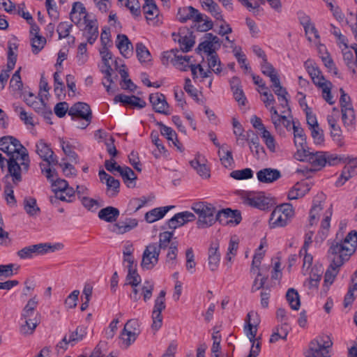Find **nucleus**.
Segmentation results:
<instances>
[{"instance_id": "864d4df0", "label": "nucleus", "mask_w": 357, "mask_h": 357, "mask_svg": "<svg viewBox=\"0 0 357 357\" xmlns=\"http://www.w3.org/2000/svg\"><path fill=\"white\" fill-rule=\"evenodd\" d=\"M192 64L191 58L188 56L178 55L176 60L174 61V66L182 71H187Z\"/></svg>"}, {"instance_id": "bb28decb", "label": "nucleus", "mask_w": 357, "mask_h": 357, "mask_svg": "<svg viewBox=\"0 0 357 357\" xmlns=\"http://www.w3.org/2000/svg\"><path fill=\"white\" fill-rule=\"evenodd\" d=\"M225 219H228L227 222H234L238 225L241 221V215L238 210H231V208H225L218 212V221L223 222Z\"/></svg>"}, {"instance_id": "4be33fe9", "label": "nucleus", "mask_w": 357, "mask_h": 357, "mask_svg": "<svg viewBox=\"0 0 357 357\" xmlns=\"http://www.w3.org/2000/svg\"><path fill=\"white\" fill-rule=\"evenodd\" d=\"M257 177L261 183H271L279 179L281 173L276 169L264 168L257 172Z\"/></svg>"}, {"instance_id": "5fc2aeb1", "label": "nucleus", "mask_w": 357, "mask_h": 357, "mask_svg": "<svg viewBox=\"0 0 357 357\" xmlns=\"http://www.w3.org/2000/svg\"><path fill=\"white\" fill-rule=\"evenodd\" d=\"M230 176L236 180L248 179L253 176V172L250 168L234 170L230 173Z\"/></svg>"}, {"instance_id": "ddd939ff", "label": "nucleus", "mask_w": 357, "mask_h": 357, "mask_svg": "<svg viewBox=\"0 0 357 357\" xmlns=\"http://www.w3.org/2000/svg\"><path fill=\"white\" fill-rule=\"evenodd\" d=\"M159 255L157 243L148 245L142 255V268L146 270L152 269L158 264Z\"/></svg>"}, {"instance_id": "ea45409f", "label": "nucleus", "mask_w": 357, "mask_h": 357, "mask_svg": "<svg viewBox=\"0 0 357 357\" xmlns=\"http://www.w3.org/2000/svg\"><path fill=\"white\" fill-rule=\"evenodd\" d=\"M38 301L36 297H33L29 300L26 305L22 310V318H33L36 317L35 310L38 305ZM37 314H38L37 312Z\"/></svg>"}, {"instance_id": "7ed1b4c3", "label": "nucleus", "mask_w": 357, "mask_h": 357, "mask_svg": "<svg viewBox=\"0 0 357 357\" xmlns=\"http://www.w3.org/2000/svg\"><path fill=\"white\" fill-rule=\"evenodd\" d=\"M7 162L8 174L6 176L10 175L14 184L17 185L22 181V172H27L29 169L30 159L26 149H23L20 155L8 158Z\"/></svg>"}, {"instance_id": "8fccbe9b", "label": "nucleus", "mask_w": 357, "mask_h": 357, "mask_svg": "<svg viewBox=\"0 0 357 357\" xmlns=\"http://www.w3.org/2000/svg\"><path fill=\"white\" fill-rule=\"evenodd\" d=\"M106 185L107 194L109 197H115L119 193L120 187V182L119 180L112 176L110 178H109L107 182H106Z\"/></svg>"}, {"instance_id": "1a4fd4ad", "label": "nucleus", "mask_w": 357, "mask_h": 357, "mask_svg": "<svg viewBox=\"0 0 357 357\" xmlns=\"http://www.w3.org/2000/svg\"><path fill=\"white\" fill-rule=\"evenodd\" d=\"M140 333L139 323L136 319L128 320L124 326L120 338L125 348H128Z\"/></svg>"}, {"instance_id": "39448f33", "label": "nucleus", "mask_w": 357, "mask_h": 357, "mask_svg": "<svg viewBox=\"0 0 357 357\" xmlns=\"http://www.w3.org/2000/svg\"><path fill=\"white\" fill-rule=\"evenodd\" d=\"M192 209L198 216L197 225L199 229L209 227L218 221V212L211 204L197 202L192 204Z\"/></svg>"}, {"instance_id": "09e8293b", "label": "nucleus", "mask_w": 357, "mask_h": 357, "mask_svg": "<svg viewBox=\"0 0 357 357\" xmlns=\"http://www.w3.org/2000/svg\"><path fill=\"white\" fill-rule=\"evenodd\" d=\"M154 289V283L150 280H145L140 288V295L143 296L144 302L149 301L152 296Z\"/></svg>"}, {"instance_id": "37998d69", "label": "nucleus", "mask_w": 357, "mask_h": 357, "mask_svg": "<svg viewBox=\"0 0 357 357\" xmlns=\"http://www.w3.org/2000/svg\"><path fill=\"white\" fill-rule=\"evenodd\" d=\"M59 141L63 151L69 158V160L71 162L77 163L78 160V155L75 152L72 144L69 142L64 141L63 139H59Z\"/></svg>"}, {"instance_id": "79ce46f5", "label": "nucleus", "mask_w": 357, "mask_h": 357, "mask_svg": "<svg viewBox=\"0 0 357 357\" xmlns=\"http://www.w3.org/2000/svg\"><path fill=\"white\" fill-rule=\"evenodd\" d=\"M24 208L26 212L31 216L36 215L40 213V208L37 206L36 199L26 197L24 200Z\"/></svg>"}, {"instance_id": "393cba45", "label": "nucleus", "mask_w": 357, "mask_h": 357, "mask_svg": "<svg viewBox=\"0 0 357 357\" xmlns=\"http://www.w3.org/2000/svg\"><path fill=\"white\" fill-rule=\"evenodd\" d=\"M305 65L313 83L315 85L319 87L321 84L328 82L324 78L321 70L316 65L312 64L310 61H306Z\"/></svg>"}, {"instance_id": "13d9d810", "label": "nucleus", "mask_w": 357, "mask_h": 357, "mask_svg": "<svg viewBox=\"0 0 357 357\" xmlns=\"http://www.w3.org/2000/svg\"><path fill=\"white\" fill-rule=\"evenodd\" d=\"M261 136L268 149L274 153L275 151V141L273 136L267 130H264L261 133Z\"/></svg>"}, {"instance_id": "c85d7f7f", "label": "nucleus", "mask_w": 357, "mask_h": 357, "mask_svg": "<svg viewBox=\"0 0 357 357\" xmlns=\"http://www.w3.org/2000/svg\"><path fill=\"white\" fill-rule=\"evenodd\" d=\"M40 314H36L33 318H22L24 319V324H22L20 328V333L23 335H29L33 333L36 328L40 323L38 318Z\"/></svg>"}, {"instance_id": "aec40b11", "label": "nucleus", "mask_w": 357, "mask_h": 357, "mask_svg": "<svg viewBox=\"0 0 357 357\" xmlns=\"http://www.w3.org/2000/svg\"><path fill=\"white\" fill-rule=\"evenodd\" d=\"M149 101L155 112L169 114V105L162 93H151L149 96Z\"/></svg>"}, {"instance_id": "473e14b6", "label": "nucleus", "mask_w": 357, "mask_h": 357, "mask_svg": "<svg viewBox=\"0 0 357 357\" xmlns=\"http://www.w3.org/2000/svg\"><path fill=\"white\" fill-rule=\"evenodd\" d=\"M116 43V47L119 50L121 54L124 56H128L132 50V45L127 36L124 34H119L117 36Z\"/></svg>"}, {"instance_id": "5701e85b", "label": "nucleus", "mask_w": 357, "mask_h": 357, "mask_svg": "<svg viewBox=\"0 0 357 357\" xmlns=\"http://www.w3.org/2000/svg\"><path fill=\"white\" fill-rule=\"evenodd\" d=\"M138 221L135 218H126L123 221H119L112 226L111 231L116 234H123L135 228Z\"/></svg>"}, {"instance_id": "0e129e2a", "label": "nucleus", "mask_w": 357, "mask_h": 357, "mask_svg": "<svg viewBox=\"0 0 357 357\" xmlns=\"http://www.w3.org/2000/svg\"><path fill=\"white\" fill-rule=\"evenodd\" d=\"M178 52L179 51L177 49L163 52L161 59L162 63L165 66H167L169 63L174 65V61L176 60Z\"/></svg>"}, {"instance_id": "0eeeda50", "label": "nucleus", "mask_w": 357, "mask_h": 357, "mask_svg": "<svg viewBox=\"0 0 357 357\" xmlns=\"http://www.w3.org/2000/svg\"><path fill=\"white\" fill-rule=\"evenodd\" d=\"M333 342L327 335H321L312 340L305 352L306 357H330L328 349Z\"/></svg>"}, {"instance_id": "a211bd4d", "label": "nucleus", "mask_w": 357, "mask_h": 357, "mask_svg": "<svg viewBox=\"0 0 357 357\" xmlns=\"http://www.w3.org/2000/svg\"><path fill=\"white\" fill-rule=\"evenodd\" d=\"M259 323V321L257 318V313L250 312L247 314V317L245 319V332L251 342L255 343L256 340H257V339H256V335Z\"/></svg>"}, {"instance_id": "b1692460", "label": "nucleus", "mask_w": 357, "mask_h": 357, "mask_svg": "<svg viewBox=\"0 0 357 357\" xmlns=\"http://www.w3.org/2000/svg\"><path fill=\"white\" fill-rule=\"evenodd\" d=\"M357 174V159L344 166L342 173L335 182V185L342 186L350 178Z\"/></svg>"}, {"instance_id": "f704fd0d", "label": "nucleus", "mask_w": 357, "mask_h": 357, "mask_svg": "<svg viewBox=\"0 0 357 357\" xmlns=\"http://www.w3.org/2000/svg\"><path fill=\"white\" fill-rule=\"evenodd\" d=\"M202 6L217 20L225 22L221 9L215 2L213 1L208 3H202Z\"/></svg>"}, {"instance_id": "680f3d73", "label": "nucleus", "mask_w": 357, "mask_h": 357, "mask_svg": "<svg viewBox=\"0 0 357 357\" xmlns=\"http://www.w3.org/2000/svg\"><path fill=\"white\" fill-rule=\"evenodd\" d=\"M238 248V243L236 241L232 238L230 240L229 243V247L227 249V252L225 257L227 263L226 264L228 267L231 266V263L232 260V257H234L237 253V250Z\"/></svg>"}, {"instance_id": "a878e982", "label": "nucleus", "mask_w": 357, "mask_h": 357, "mask_svg": "<svg viewBox=\"0 0 357 357\" xmlns=\"http://www.w3.org/2000/svg\"><path fill=\"white\" fill-rule=\"evenodd\" d=\"M245 202L249 206L260 210L268 209L272 205L271 199L264 195H258L253 197H248Z\"/></svg>"}, {"instance_id": "f03ea898", "label": "nucleus", "mask_w": 357, "mask_h": 357, "mask_svg": "<svg viewBox=\"0 0 357 357\" xmlns=\"http://www.w3.org/2000/svg\"><path fill=\"white\" fill-rule=\"evenodd\" d=\"M293 130L294 144L297 147V151L294 155L296 160L310 163L313 170H319L326 164L334 165L340 161V159L336 155L327 152L310 151L307 146L306 135L303 129L300 126V123H298L296 124V123H294Z\"/></svg>"}, {"instance_id": "72a5a7b5", "label": "nucleus", "mask_w": 357, "mask_h": 357, "mask_svg": "<svg viewBox=\"0 0 357 357\" xmlns=\"http://www.w3.org/2000/svg\"><path fill=\"white\" fill-rule=\"evenodd\" d=\"M323 206L321 200H314L313 206L310 211V225H313L317 223L320 216L324 217Z\"/></svg>"}, {"instance_id": "f3484780", "label": "nucleus", "mask_w": 357, "mask_h": 357, "mask_svg": "<svg viewBox=\"0 0 357 357\" xmlns=\"http://www.w3.org/2000/svg\"><path fill=\"white\" fill-rule=\"evenodd\" d=\"M36 152L44 161L47 162L48 165L58 164V160L54 151L43 140L36 144Z\"/></svg>"}, {"instance_id": "3c124183", "label": "nucleus", "mask_w": 357, "mask_h": 357, "mask_svg": "<svg viewBox=\"0 0 357 357\" xmlns=\"http://www.w3.org/2000/svg\"><path fill=\"white\" fill-rule=\"evenodd\" d=\"M137 56L140 62L151 61V54L148 49L142 43L136 44Z\"/></svg>"}, {"instance_id": "052dcab7", "label": "nucleus", "mask_w": 357, "mask_h": 357, "mask_svg": "<svg viewBox=\"0 0 357 357\" xmlns=\"http://www.w3.org/2000/svg\"><path fill=\"white\" fill-rule=\"evenodd\" d=\"M158 124L160 128L162 135L165 136L168 141L172 142L175 140V142H177V135L172 128L165 126L162 123H158Z\"/></svg>"}, {"instance_id": "4d7b16f0", "label": "nucleus", "mask_w": 357, "mask_h": 357, "mask_svg": "<svg viewBox=\"0 0 357 357\" xmlns=\"http://www.w3.org/2000/svg\"><path fill=\"white\" fill-rule=\"evenodd\" d=\"M151 138L152 142L156 146L158 149V153L153 152V155L156 158H158L162 153H165L166 152L165 147L164 145L160 143V139H159V135L156 131H153L151 134Z\"/></svg>"}, {"instance_id": "9b49d317", "label": "nucleus", "mask_w": 357, "mask_h": 357, "mask_svg": "<svg viewBox=\"0 0 357 357\" xmlns=\"http://www.w3.org/2000/svg\"><path fill=\"white\" fill-rule=\"evenodd\" d=\"M23 149L26 148L13 136H4L0 138V150L6 153L9 158L20 155Z\"/></svg>"}, {"instance_id": "2f4dec72", "label": "nucleus", "mask_w": 357, "mask_h": 357, "mask_svg": "<svg viewBox=\"0 0 357 357\" xmlns=\"http://www.w3.org/2000/svg\"><path fill=\"white\" fill-rule=\"evenodd\" d=\"M173 207V206H168L153 208L145 214V220L149 223L154 222L162 218L169 209Z\"/></svg>"}, {"instance_id": "2eb2a0df", "label": "nucleus", "mask_w": 357, "mask_h": 357, "mask_svg": "<svg viewBox=\"0 0 357 357\" xmlns=\"http://www.w3.org/2000/svg\"><path fill=\"white\" fill-rule=\"evenodd\" d=\"M172 39L175 42H178L180 48L183 52H189L195 44V40L192 37V33L180 29L178 33H172Z\"/></svg>"}, {"instance_id": "7c9ffc66", "label": "nucleus", "mask_w": 357, "mask_h": 357, "mask_svg": "<svg viewBox=\"0 0 357 357\" xmlns=\"http://www.w3.org/2000/svg\"><path fill=\"white\" fill-rule=\"evenodd\" d=\"M290 221L285 218L279 209L275 208L271 214L269 226L271 228L282 227L286 226Z\"/></svg>"}, {"instance_id": "69168bd1", "label": "nucleus", "mask_w": 357, "mask_h": 357, "mask_svg": "<svg viewBox=\"0 0 357 357\" xmlns=\"http://www.w3.org/2000/svg\"><path fill=\"white\" fill-rule=\"evenodd\" d=\"M126 280L128 281V284L131 286H138L139 284L141 282V277L137 273L135 268H129Z\"/></svg>"}, {"instance_id": "6e6d98bb", "label": "nucleus", "mask_w": 357, "mask_h": 357, "mask_svg": "<svg viewBox=\"0 0 357 357\" xmlns=\"http://www.w3.org/2000/svg\"><path fill=\"white\" fill-rule=\"evenodd\" d=\"M288 335V331L286 328L283 326H278L275 328L273 334L271 335L269 342L271 343H275L280 339L286 340Z\"/></svg>"}, {"instance_id": "6e6552de", "label": "nucleus", "mask_w": 357, "mask_h": 357, "mask_svg": "<svg viewBox=\"0 0 357 357\" xmlns=\"http://www.w3.org/2000/svg\"><path fill=\"white\" fill-rule=\"evenodd\" d=\"M68 115H70L73 120L80 119L84 121V122L79 126V128L82 129L86 128L91 123L92 119V112L90 106L83 102L75 103L70 108Z\"/></svg>"}, {"instance_id": "c9c22d12", "label": "nucleus", "mask_w": 357, "mask_h": 357, "mask_svg": "<svg viewBox=\"0 0 357 357\" xmlns=\"http://www.w3.org/2000/svg\"><path fill=\"white\" fill-rule=\"evenodd\" d=\"M145 4L142 6L144 13L147 21L153 20L158 15V9L153 0H144Z\"/></svg>"}, {"instance_id": "49530a36", "label": "nucleus", "mask_w": 357, "mask_h": 357, "mask_svg": "<svg viewBox=\"0 0 357 357\" xmlns=\"http://www.w3.org/2000/svg\"><path fill=\"white\" fill-rule=\"evenodd\" d=\"M261 68L262 73L269 77L271 82H273L275 79L279 78L276 70L270 63L268 62L267 59L262 61Z\"/></svg>"}, {"instance_id": "20e7f679", "label": "nucleus", "mask_w": 357, "mask_h": 357, "mask_svg": "<svg viewBox=\"0 0 357 357\" xmlns=\"http://www.w3.org/2000/svg\"><path fill=\"white\" fill-rule=\"evenodd\" d=\"M177 17L181 22H185L188 20H192L194 22L197 23L196 29L198 31L206 32L211 30L213 26V23L208 17L205 16L200 13L197 9L192 6H187L181 8L178 10Z\"/></svg>"}, {"instance_id": "e2e57ef3", "label": "nucleus", "mask_w": 357, "mask_h": 357, "mask_svg": "<svg viewBox=\"0 0 357 357\" xmlns=\"http://www.w3.org/2000/svg\"><path fill=\"white\" fill-rule=\"evenodd\" d=\"M172 236V231H164L160 234L159 245H158V248H159V252H160L161 249H166L168 247Z\"/></svg>"}, {"instance_id": "f8f14e48", "label": "nucleus", "mask_w": 357, "mask_h": 357, "mask_svg": "<svg viewBox=\"0 0 357 357\" xmlns=\"http://www.w3.org/2000/svg\"><path fill=\"white\" fill-rule=\"evenodd\" d=\"M221 43L218 37L211 33H205L202 41L196 49L197 53L203 52L207 56L216 54V50L220 47Z\"/></svg>"}, {"instance_id": "c756f323", "label": "nucleus", "mask_w": 357, "mask_h": 357, "mask_svg": "<svg viewBox=\"0 0 357 357\" xmlns=\"http://www.w3.org/2000/svg\"><path fill=\"white\" fill-rule=\"evenodd\" d=\"M119 210L113 206H107L100 209L98 212V218L107 222H114L119 218Z\"/></svg>"}, {"instance_id": "774afa93", "label": "nucleus", "mask_w": 357, "mask_h": 357, "mask_svg": "<svg viewBox=\"0 0 357 357\" xmlns=\"http://www.w3.org/2000/svg\"><path fill=\"white\" fill-rule=\"evenodd\" d=\"M278 209L280 210V213L287 218L289 221L294 215V210L291 204L284 203L278 206H276Z\"/></svg>"}, {"instance_id": "bf43d9fd", "label": "nucleus", "mask_w": 357, "mask_h": 357, "mask_svg": "<svg viewBox=\"0 0 357 357\" xmlns=\"http://www.w3.org/2000/svg\"><path fill=\"white\" fill-rule=\"evenodd\" d=\"M272 86L273 90L275 95L278 96V101H280L282 98H287V96L288 95V92L287 91L286 89L282 87L280 78L275 79L273 82H272Z\"/></svg>"}, {"instance_id": "dca6fc26", "label": "nucleus", "mask_w": 357, "mask_h": 357, "mask_svg": "<svg viewBox=\"0 0 357 357\" xmlns=\"http://www.w3.org/2000/svg\"><path fill=\"white\" fill-rule=\"evenodd\" d=\"M219 248V240L217 238L212 240L208 250V264L211 271H216L219 266L221 256Z\"/></svg>"}, {"instance_id": "c03bdc74", "label": "nucleus", "mask_w": 357, "mask_h": 357, "mask_svg": "<svg viewBox=\"0 0 357 357\" xmlns=\"http://www.w3.org/2000/svg\"><path fill=\"white\" fill-rule=\"evenodd\" d=\"M32 52L37 54L45 47L46 44V38L41 35L32 36L31 38Z\"/></svg>"}, {"instance_id": "603ef678", "label": "nucleus", "mask_w": 357, "mask_h": 357, "mask_svg": "<svg viewBox=\"0 0 357 357\" xmlns=\"http://www.w3.org/2000/svg\"><path fill=\"white\" fill-rule=\"evenodd\" d=\"M342 121L346 126L353 125L355 121V114L353 107L341 109Z\"/></svg>"}, {"instance_id": "4468645a", "label": "nucleus", "mask_w": 357, "mask_h": 357, "mask_svg": "<svg viewBox=\"0 0 357 357\" xmlns=\"http://www.w3.org/2000/svg\"><path fill=\"white\" fill-rule=\"evenodd\" d=\"M100 54L102 56V60L106 69L102 70V72L105 74V79L106 82H102L103 86L106 88V91L108 93H113L114 91L111 89V84L114 82L112 78L111 72L112 68L109 64V60L112 59V53L109 51L107 47H102L100 50Z\"/></svg>"}, {"instance_id": "a18cd8bd", "label": "nucleus", "mask_w": 357, "mask_h": 357, "mask_svg": "<svg viewBox=\"0 0 357 357\" xmlns=\"http://www.w3.org/2000/svg\"><path fill=\"white\" fill-rule=\"evenodd\" d=\"M86 335V328L84 326H79L76 330L72 332L69 336V342L72 345L81 341Z\"/></svg>"}, {"instance_id": "a19ab883", "label": "nucleus", "mask_w": 357, "mask_h": 357, "mask_svg": "<svg viewBox=\"0 0 357 357\" xmlns=\"http://www.w3.org/2000/svg\"><path fill=\"white\" fill-rule=\"evenodd\" d=\"M286 298L292 310H298L301 305L300 296L296 290L293 288L288 289Z\"/></svg>"}, {"instance_id": "cd10ccee", "label": "nucleus", "mask_w": 357, "mask_h": 357, "mask_svg": "<svg viewBox=\"0 0 357 357\" xmlns=\"http://www.w3.org/2000/svg\"><path fill=\"white\" fill-rule=\"evenodd\" d=\"M75 191L73 188L68 187L62 192H56V195L50 197V201L52 204H56L59 200L73 202L75 199Z\"/></svg>"}, {"instance_id": "338daca9", "label": "nucleus", "mask_w": 357, "mask_h": 357, "mask_svg": "<svg viewBox=\"0 0 357 357\" xmlns=\"http://www.w3.org/2000/svg\"><path fill=\"white\" fill-rule=\"evenodd\" d=\"M332 215V210L329 208L324 212V218L321 222V232L323 235L326 236L330 227V221Z\"/></svg>"}, {"instance_id": "58836bf2", "label": "nucleus", "mask_w": 357, "mask_h": 357, "mask_svg": "<svg viewBox=\"0 0 357 357\" xmlns=\"http://www.w3.org/2000/svg\"><path fill=\"white\" fill-rule=\"evenodd\" d=\"M191 167L196 170L197 173L204 178L210 177V169L204 163H201L200 160L195 158L190 162Z\"/></svg>"}, {"instance_id": "6ab92c4d", "label": "nucleus", "mask_w": 357, "mask_h": 357, "mask_svg": "<svg viewBox=\"0 0 357 357\" xmlns=\"http://www.w3.org/2000/svg\"><path fill=\"white\" fill-rule=\"evenodd\" d=\"M196 219L195 215L189 211H183L175 214L167 222L168 227L170 229H175L184 225L188 222L194 221Z\"/></svg>"}, {"instance_id": "f257e3e1", "label": "nucleus", "mask_w": 357, "mask_h": 357, "mask_svg": "<svg viewBox=\"0 0 357 357\" xmlns=\"http://www.w3.org/2000/svg\"><path fill=\"white\" fill-rule=\"evenodd\" d=\"M356 246L357 231L354 230L349 232L343 240L335 241L332 243L328 251L331 264L324 276V286L327 289L334 282L340 267L355 252Z\"/></svg>"}, {"instance_id": "423d86ee", "label": "nucleus", "mask_w": 357, "mask_h": 357, "mask_svg": "<svg viewBox=\"0 0 357 357\" xmlns=\"http://www.w3.org/2000/svg\"><path fill=\"white\" fill-rule=\"evenodd\" d=\"M63 248V245L60 243L52 245L49 243H38L24 247L17 252V255L22 259H31L34 255H43L49 252H54Z\"/></svg>"}, {"instance_id": "412c9836", "label": "nucleus", "mask_w": 357, "mask_h": 357, "mask_svg": "<svg viewBox=\"0 0 357 357\" xmlns=\"http://www.w3.org/2000/svg\"><path fill=\"white\" fill-rule=\"evenodd\" d=\"M85 27L83 30V36L86 38L87 42L92 45L98 37V25L96 20L85 19Z\"/></svg>"}, {"instance_id": "de8ad7c7", "label": "nucleus", "mask_w": 357, "mask_h": 357, "mask_svg": "<svg viewBox=\"0 0 357 357\" xmlns=\"http://www.w3.org/2000/svg\"><path fill=\"white\" fill-rule=\"evenodd\" d=\"M208 68L215 74L218 75L222 72L221 61L217 54H211L207 56Z\"/></svg>"}, {"instance_id": "9d476101", "label": "nucleus", "mask_w": 357, "mask_h": 357, "mask_svg": "<svg viewBox=\"0 0 357 357\" xmlns=\"http://www.w3.org/2000/svg\"><path fill=\"white\" fill-rule=\"evenodd\" d=\"M165 295L166 291L165 290H161L154 301V307L152 312L153 323L151 328L155 331H158L162 325V312L166 307Z\"/></svg>"}, {"instance_id": "4c0bfd02", "label": "nucleus", "mask_w": 357, "mask_h": 357, "mask_svg": "<svg viewBox=\"0 0 357 357\" xmlns=\"http://www.w3.org/2000/svg\"><path fill=\"white\" fill-rule=\"evenodd\" d=\"M218 155L220 162L225 167H231L234 163L232 153L231 150L225 149V145H222L218 151Z\"/></svg>"}, {"instance_id": "e433bc0d", "label": "nucleus", "mask_w": 357, "mask_h": 357, "mask_svg": "<svg viewBox=\"0 0 357 357\" xmlns=\"http://www.w3.org/2000/svg\"><path fill=\"white\" fill-rule=\"evenodd\" d=\"M116 171L121 176L124 183H127V185L130 187V183H132L137 179V176L135 172L129 167H116Z\"/></svg>"}]
</instances>
